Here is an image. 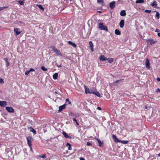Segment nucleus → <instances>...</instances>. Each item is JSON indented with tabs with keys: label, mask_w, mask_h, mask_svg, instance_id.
Segmentation results:
<instances>
[{
	"label": "nucleus",
	"mask_w": 160,
	"mask_h": 160,
	"mask_svg": "<svg viewBox=\"0 0 160 160\" xmlns=\"http://www.w3.org/2000/svg\"><path fill=\"white\" fill-rule=\"evenodd\" d=\"M27 143L29 147L32 146V142L33 141V139L32 137L28 136L27 138Z\"/></svg>",
	"instance_id": "f257e3e1"
},
{
	"label": "nucleus",
	"mask_w": 160,
	"mask_h": 160,
	"mask_svg": "<svg viewBox=\"0 0 160 160\" xmlns=\"http://www.w3.org/2000/svg\"><path fill=\"white\" fill-rule=\"evenodd\" d=\"M99 28L101 30L108 31V28L107 26H104L103 23H100L98 24Z\"/></svg>",
	"instance_id": "f03ea898"
},
{
	"label": "nucleus",
	"mask_w": 160,
	"mask_h": 160,
	"mask_svg": "<svg viewBox=\"0 0 160 160\" xmlns=\"http://www.w3.org/2000/svg\"><path fill=\"white\" fill-rule=\"evenodd\" d=\"M50 48L52 49V50L54 51V52L57 54L59 55L60 56L62 55V54L58 50V49L54 46H51Z\"/></svg>",
	"instance_id": "7ed1b4c3"
},
{
	"label": "nucleus",
	"mask_w": 160,
	"mask_h": 160,
	"mask_svg": "<svg viewBox=\"0 0 160 160\" xmlns=\"http://www.w3.org/2000/svg\"><path fill=\"white\" fill-rule=\"evenodd\" d=\"M115 4L116 2L114 1H113L110 2L109 4V7L112 10L113 9L115 8Z\"/></svg>",
	"instance_id": "20e7f679"
},
{
	"label": "nucleus",
	"mask_w": 160,
	"mask_h": 160,
	"mask_svg": "<svg viewBox=\"0 0 160 160\" xmlns=\"http://www.w3.org/2000/svg\"><path fill=\"white\" fill-rule=\"evenodd\" d=\"M6 109L9 112H14V109L11 107H6Z\"/></svg>",
	"instance_id": "39448f33"
},
{
	"label": "nucleus",
	"mask_w": 160,
	"mask_h": 160,
	"mask_svg": "<svg viewBox=\"0 0 160 160\" xmlns=\"http://www.w3.org/2000/svg\"><path fill=\"white\" fill-rule=\"evenodd\" d=\"M112 138L115 142H120V140H119L116 136L113 134L112 136Z\"/></svg>",
	"instance_id": "423d86ee"
},
{
	"label": "nucleus",
	"mask_w": 160,
	"mask_h": 160,
	"mask_svg": "<svg viewBox=\"0 0 160 160\" xmlns=\"http://www.w3.org/2000/svg\"><path fill=\"white\" fill-rule=\"evenodd\" d=\"M7 102L5 101H0V106L2 107H4L7 105Z\"/></svg>",
	"instance_id": "0eeeda50"
},
{
	"label": "nucleus",
	"mask_w": 160,
	"mask_h": 160,
	"mask_svg": "<svg viewBox=\"0 0 160 160\" xmlns=\"http://www.w3.org/2000/svg\"><path fill=\"white\" fill-rule=\"evenodd\" d=\"M146 67L148 69H150V63L148 59H146L145 62Z\"/></svg>",
	"instance_id": "6e6552de"
},
{
	"label": "nucleus",
	"mask_w": 160,
	"mask_h": 160,
	"mask_svg": "<svg viewBox=\"0 0 160 160\" xmlns=\"http://www.w3.org/2000/svg\"><path fill=\"white\" fill-rule=\"evenodd\" d=\"M100 61H104L106 60L109 59L108 58H107L106 57H105L104 55H101L100 56Z\"/></svg>",
	"instance_id": "1a4fd4ad"
},
{
	"label": "nucleus",
	"mask_w": 160,
	"mask_h": 160,
	"mask_svg": "<svg viewBox=\"0 0 160 160\" xmlns=\"http://www.w3.org/2000/svg\"><path fill=\"white\" fill-rule=\"evenodd\" d=\"M66 106V104H64L63 105L59 106V109L58 110V112H61L62 111L63 109L65 108Z\"/></svg>",
	"instance_id": "9d476101"
},
{
	"label": "nucleus",
	"mask_w": 160,
	"mask_h": 160,
	"mask_svg": "<svg viewBox=\"0 0 160 160\" xmlns=\"http://www.w3.org/2000/svg\"><path fill=\"white\" fill-rule=\"evenodd\" d=\"M14 31L16 33V35H18L20 34L21 31H20V29L18 28H14Z\"/></svg>",
	"instance_id": "9b49d317"
},
{
	"label": "nucleus",
	"mask_w": 160,
	"mask_h": 160,
	"mask_svg": "<svg viewBox=\"0 0 160 160\" xmlns=\"http://www.w3.org/2000/svg\"><path fill=\"white\" fill-rule=\"evenodd\" d=\"M89 47L92 51L93 52L94 51L93 49V45L92 42L91 41H90L89 42Z\"/></svg>",
	"instance_id": "f8f14e48"
},
{
	"label": "nucleus",
	"mask_w": 160,
	"mask_h": 160,
	"mask_svg": "<svg viewBox=\"0 0 160 160\" xmlns=\"http://www.w3.org/2000/svg\"><path fill=\"white\" fill-rule=\"evenodd\" d=\"M62 134L64 136V137L67 138H69L70 139L72 138L70 136H68L65 132L63 131L62 132Z\"/></svg>",
	"instance_id": "ddd939ff"
},
{
	"label": "nucleus",
	"mask_w": 160,
	"mask_h": 160,
	"mask_svg": "<svg viewBox=\"0 0 160 160\" xmlns=\"http://www.w3.org/2000/svg\"><path fill=\"white\" fill-rule=\"evenodd\" d=\"M124 20L123 19L119 23V26L121 28H122L124 27Z\"/></svg>",
	"instance_id": "4468645a"
},
{
	"label": "nucleus",
	"mask_w": 160,
	"mask_h": 160,
	"mask_svg": "<svg viewBox=\"0 0 160 160\" xmlns=\"http://www.w3.org/2000/svg\"><path fill=\"white\" fill-rule=\"evenodd\" d=\"M147 42L148 43H150L151 45L154 44L156 42L153 39H149L147 40Z\"/></svg>",
	"instance_id": "2eb2a0df"
},
{
	"label": "nucleus",
	"mask_w": 160,
	"mask_h": 160,
	"mask_svg": "<svg viewBox=\"0 0 160 160\" xmlns=\"http://www.w3.org/2000/svg\"><path fill=\"white\" fill-rule=\"evenodd\" d=\"M28 129L30 132H33L34 134H36V132L32 127H28Z\"/></svg>",
	"instance_id": "dca6fc26"
},
{
	"label": "nucleus",
	"mask_w": 160,
	"mask_h": 160,
	"mask_svg": "<svg viewBox=\"0 0 160 160\" xmlns=\"http://www.w3.org/2000/svg\"><path fill=\"white\" fill-rule=\"evenodd\" d=\"M151 5L153 8H156L157 6V2L155 1H154L153 3L151 4Z\"/></svg>",
	"instance_id": "f3484780"
},
{
	"label": "nucleus",
	"mask_w": 160,
	"mask_h": 160,
	"mask_svg": "<svg viewBox=\"0 0 160 160\" xmlns=\"http://www.w3.org/2000/svg\"><path fill=\"white\" fill-rule=\"evenodd\" d=\"M92 93L99 97H101L100 93L98 92L94 91V92H92Z\"/></svg>",
	"instance_id": "a211bd4d"
},
{
	"label": "nucleus",
	"mask_w": 160,
	"mask_h": 160,
	"mask_svg": "<svg viewBox=\"0 0 160 160\" xmlns=\"http://www.w3.org/2000/svg\"><path fill=\"white\" fill-rule=\"evenodd\" d=\"M121 16H125L126 15V11L124 10H122L121 11L120 13Z\"/></svg>",
	"instance_id": "6ab92c4d"
},
{
	"label": "nucleus",
	"mask_w": 160,
	"mask_h": 160,
	"mask_svg": "<svg viewBox=\"0 0 160 160\" xmlns=\"http://www.w3.org/2000/svg\"><path fill=\"white\" fill-rule=\"evenodd\" d=\"M84 88L85 89V92L86 93H89V89L85 85H84Z\"/></svg>",
	"instance_id": "aec40b11"
},
{
	"label": "nucleus",
	"mask_w": 160,
	"mask_h": 160,
	"mask_svg": "<svg viewBox=\"0 0 160 160\" xmlns=\"http://www.w3.org/2000/svg\"><path fill=\"white\" fill-rule=\"evenodd\" d=\"M68 43L74 48H76L77 47L76 45L73 42L71 41H68Z\"/></svg>",
	"instance_id": "412c9836"
},
{
	"label": "nucleus",
	"mask_w": 160,
	"mask_h": 160,
	"mask_svg": "<svg viewBox=\"0 0 160 160\" xmlns=\"http://www.w3.org/2000/svg\"><path fill=\"white\" fill-rule=\"evenodd\" d=\"M70 115H71L73 116V117L74 118H75L76 117H78L79 116V115L78 113L73 114L72 112H71L70 114Z\"/></svg>",
	"instance_id": "4be33fe9"
},
{
	"label": "nucleus",
	"mask_w": 160,
	"mask_h": 160,
	"mask_svg": "<svg viewBox=\"0 0 160 160\" xmlns=\"http://www.w3.org/2000/svg\"><path fill=\"white\" fill-rule=\"evenodd\" d=\"M99 143V146H102L103 144V142H102L99 139H98V138H96V139Z\"/></svg>",
	"instance_id": "5701e85b"
},
{
	"label": "nucleus",
	"mask_w": 160,
	"mask_h": 160,
	"mask_svg": "<svg viewBox=\"0 0 160 160\" xmlns=\"http://www.w3.org/2000/svg\"><path fill=\"white\" fill-rule=\"evenodd\" d=\"M4 60L6 62L7 67H8L9 65V63L8 61V58H5L4 59Z\"/></svg>",
	"instance_id": "b1692460"
},
{
	"label": "nucleus",
	"mask_w": 160,
	"mask_h": 160,
	"mask_svg": "<svg viewBox=\"0 0 160 160\" xmlns=\"http://www.w3.org/2000/svg\"><path fill=\"white\" fill-rule=\"evenodd\" d=\"M115 33L116 35H120L121 34V32L118 29H116L115 31Z\"/></svg>",
	"instance_id": "393cba45"
},
{
	"label": "nucleus",
	"mask_w": 160,
	"mask_h": 160,
	"mask_svg": "<svg viewBox=\"0 0 160 160\" xmlns=\"http://www.w3.org/2000/svg\"><path fill=\"white\" fill-rule=\"evenodd\" d=\"M97 2L98 3L101 4L102 6H104V3L103 0H98Z\"/></svg>",
	"instance_id": "a878e982"
},
{
	"label": "nucleus",
	"mask_w": 160,
	"mask_h": 160,
	"mask_svg": "<svg viewBox=\"0 0 160 160\" xmlns=\"http://www.w3.org/2000/svg\"><path fill=\"white\" fill-rule=\"evenodd\" d=\"M58 74L57 73H55L53 75V78L54 79H56L58 78Z\"/></svg>",
	"instance_id": "bb28decb"
},
{
	"label": "nucleus",
	"mask_w": 160,
	"mask_h": 160,
	"mask_svg": "<svg viewBox=\"0 0 160 160\" xmlns=\"http://www.w3.org/2000/svg\"><path fill=\"white\" fill-rule=\"evenodd\" d=\"M129 142L127 140H121L120 142L124 144H127Z\"/></svg>",
	"instance_id": "cd10ccee"
},
{
	"label": "nucleus",
	"mask_w": 160,
	"mask_h": 160,
	"mask_svg": "<svg viewBox=\"0 0 160 160\" xmlns=\"http://www.w3.org/2000/svg\"><path fill=\"white\" fill-rule=\"evenodd\" d=\"M37 6H38V8L41 10L43 11L44 9V8L43 7L42 5H38L37 4L36 5Z\"/></svg>",
	"instance_id": "c85d7f7f"
},
{
	"label": "nucleus",
	"mask_w": 160,
	"mask_h": 160,
	"mask_svg": "<svg viewBox=\"0 0 160 160\" xmlns=\"http://www.w3.org/2000/svg\"><path fill=\"white\" fill-rule=\"evenodd\" d=\"M144 1L143 0H137L135 2L136 3H140L144 2Z\"/></svg>",
	"instance_id": "c756f323"
},
{
	"label": "nucleus",
	"mask_w": 160,
	"mask_h": 160,
	"mask_svg": "<svg viewBox=\"0 0 160 160\" xmlns=\"http://www.w3.org/2000/svg\"><path fill=\"white\" fill-rule=\"evenodd\" d=\"M18 3L21 5H23L24 3V2L23 0L21 1L19 0L18 1Z\"/></svg>",
	"instance_id": "7c9ffc66"
},
{
	"label": "nucleus",
	"mask_w": 160,
	"mask_h": 160,
	"mask_svg": "<svg viewBox=\"0 0 160 160\" xmlns=\"http://www.w3.org/2000/svg\"><path fill=\"white\" fill-rule=\"evenodd\" d=\"M67 146H69L68 149L69 150H71L72 149L71 145L69 143H67L66 144Z\"/></svg>",
	"instance_id": "2f4dec72"
},
{
	"label": "nucleus",
	"mask_w": 160,
	"mask_h": 160,
	"mask_svg": "<svg viewBox=\"0 0 160 160\" xmlns=\"http://www.w3.org/2000/svg\"><path fill=\"white\" fill-rule=\"evenodd\" d=\"M109 59L108 62L109 63H111L113 61V59L112 58H108Z\"/></svg>",
	"instance_id": "473e14b6"
},
{
	"label": "nucleus",
	"mask_w": 160,
	"mask_h": 160,
	"mask_svg": "<svg viewBox=\"0 0 160 160\" xmlns=\"http://www.w3.org/2000/svg\"><path fill=\"white\" fill-rule=\"evenodd\" d=\"M160 14L159 13V12H156V17H157L158 19H159L160 18Z\"/></svg>",
	"instance_id": "72a5a7b5"
},
{
	"label": "nucleus",
	"mask_w": 160,
	"mask_h": 160,
	"mask_svg": "<svg viewBox=\"0 0 160 160\" xmlns=\"http://www.w3.org/2000/svg\"><path fill=\"white\" fill-rule=\"evenodd\" d=\"M41 68L42 70L44 71H47L48 70V69L45 68V67L43 66H42L41 67Z\"/></svg>",
	"instance_id": "f704fd0d"
},
{
	"label": "nucleus",
	"mask_w": 160,
	"mask_h": 160,
	"mask_svg": "<svg viewBox=\"0 0 160 160\" xmlns=\"http://www.w3.org/2000/svg\"><path fill=\"white\" fill-rule=\"evenodd\" d=\"M38 157H40V158H46V155L45 154H44L42 156L39 155V156H38Z\"/></svg>",
	"instance_id": "c9c22d12"
},
{
	"label": "nucleus",
	"mask_w": 160,
	"mask_h": 160,
	"mask_svg": "<svg viewBox=\"0 0 160 160\" xmlns=\"http://www.w3.org/2000/svg\"><path fill=\"white\" fill-rule=\"evenodd\" d=\"M73 121L75 122H76V124L77 125H78V126L79 125V123H78V122L77 121V120L75 118H73Z\"/></svg>",
	"instance_id": "e433bc0d"
},
{
	"label": "nucleus",
	"mask_w": 160,
	"mask_h": 160,
	"mask_svg": "<svg viewBox=\"0 0 160 160\" xmlns=\"http://www.w3.org/2000/svg\"><path fill=\"white\" fill-rule=\"evenodd\" d=\"M8 7H0V11L2 10L5 8H8Z\"/></svg>",
	"instance_id": "4c0bfd02"
},
{
	"label": "nucleus",
	"mask_w": 160,
	"mask_h": 160,
	"mask_svg": "<svg viewBox=\"0 0 160 160\" xmlns=\"http://www.w3.org/2000/svg\"><path fill=\"white\" fill-rule=\"evenodd\" d=\"M92 145V144L89 142H88L87 143V145L88 146H91Z\"/></svg>",
	"instance_id": "58836bf2"
},
{
	"label": "nucleus",
	"mask_w": 160,
	"mask_h": 160,
	"mask_svg": "<svg viewBox=\"0 0 160 160\" xmlns=\"http://www.w3.org/2000/svg\"><path fill=\"white\" fill-rule=\"evenodd\" d=\"M145 12L150 13L151 12V10H145Z\"/></svg>",
	"instance_id": "ea45409f"
},
{
	"label": "nucleus",
	"mask_w": 160,
	"mask_h": 160,
	"mask_svg": "<svg viewBox=\"0 0 160 160\" xmlns=\"http://www.w3.org/2000/svg\"><path fill=\"white\" fill-rule=\"evenodd\" d=\"M66 102H68V103L69 104H71V102L69 100V99L68 98H67L66 99Z\"/></svg>",
	"instance_id": "a19ab883"
},
{
	"label": "nucleus",
	"mask_w": 160,
	"mask_h": 160,
	"mask_svg": "<svg viewBox=\"0 0 160 160\" xmlns=\"http://www.w3.org/2000/svg\"><path fill=\"white\" fill-rule=\"evenodd\" d=\"M121 80H117L116 81L114 82V84L115 85H116L117 84V83L119 81H120Z\"/></svg>",
	"instance_id": "79ce46f5"
},
{
	"label": "nucleus",
	"mask_w": 160,
	"mask_h": 160,
	"mask_svg": "<svg viewBox=\"0 0 160 160\" xmlns=\"http://www.w3.org/2000/svg\"><path fill=\"white\" fill-rule=\"evenodd\" d=\"M3 79L2 78H0V83H3Z\"/></svg>",
	"instance_id": "37998d69"
},
{
	"label": "nucleus",
	"mask_w": 160,
	"mask_h": 160,
	"mask_svg": "<svg viewBox=\"0 0 160 160\" xmlns=\"http://www.w3.org/2000/svg\"><path fill=\"white\" fill-rule=\"evenodd\" d=\"M29 71H27L25 72V74L26 75H28L30 73Z\"/></svg>",
	"instance_id": "c03bdc74"
},
{
	"label": "nucleus",
	"mask_w": 160,
	"mask_h": 160,
	"mask_svg": "<svg viewBox=\"0 0 160 160\" xmlns=\"http://www.w3.org/2000/svg\"><path fill=\"white\" fill-rule=\"evenodd\" d=\"M94 91L92 89H90L89 90V93H92V92H94Z\"/></svg>",
	"instance_id": "a18cd8bd"
},
{
	"label": "nucleus",
	"mask_w": 160,
	"mask_h": 160,
	"mask_svg": "<svg viewBox=\"0 0 160 160\" xmlns=\"http://www.w3.org/2000/svg\"><path fill=\"white\" fill-rule=\"evenodd\" d=\"M56 66H57L58 67H59V68H61V67H62V65L61 64H60V65H58V64H56Z\"/></svg>",
	"instance_id": "49530a36"
},
{
	"label": "nucleus",
	"mask_w": 160,
	"mask_h": 160,
	"mask_svg": "<svg viewBox=\"0 0 160 160\" xmlns=\"http://www.w3.org/2000/svg\"><path fill=\"white\" fill-rule=\"evenodd\" d=\"M29 71L30 72H32V71H34L35 70L34 69H33V68H31L30 69V70H29Z\"/></svg>",
	"instance_id": "de8ad7c7"
},
{
	"label": "nucleus",
	"mask_w": 160,
	"mask_h": 160,
	"mask_svg": "<svg viewBox=\"0 0 160 160\" xmlns=\"http://www.w3.org/2000/svg\"><path fill=\"white\" fill-rule=\"evenodd\" d=\"M80 160H85L84 158H83L82 157H80Z\"/></svg>",
	"instance_id": "09e8293b"
},
{
	"label": "nucleus",
	"mask_w": 160,
	"mask_h": 160,
	"mask_svg": "<svg viewBox=\"0 0 160 160\" xmlns=\"http://www.w3.org/2000/svg\"><path fill=\"white\" fill-rule=\"evenodd\" d=\"M155 32H159V29H158V28H157V29H156Z\"/></svg>",
	"instance_id": "8fccbe9b"
},
{
	"label": "nucleus",
	"mask_w": 160,
	"mask_h": 160,
	"mask_svg": "<svg viewBox=\"0 0 160 160\" xmlns=\"http://www.w3.org/2000/svg\"><path fill=\"white\" fill-rule=\"evenodd\" d=\"M97 109L99 110H101V108L100 107H98L97 108Z\"/></svg>",
	"instance_id": "3c124183"
},
{
	"label": "nucleus",
	"mask_w": 160,
	"mask_h": 160,
	"mask_svg": "<svg viewBox=\"0 0 160 160\" xmlns=\"http://www.w3.org/2000/svg\"><path fill=\"white\" fill-rule=\"evenodd\" d=\"M157 80L159 82H160V78H157Z\"/></svg>",
	"instance_id": "603ef678"
},
{
	"label": "nucleus",
	"mask_w": 160,
	"mask_h": 160,
	"mask_svg": "<svg viewBox=\"0 0 160 160\" xmlns=\"http://www.w3.org/2000/svg\"><path fill=\"white\" fill-rule=\"evenodd\" d=\"M156 92H160V89L159 88H158L156 90Z\"/></svg>",
	"instance_id": "864d4df0"
},
{
	"label": "nucleus",
	"mask_w": 160,
	"mask_h": 160,
	"mask_svg": "<svg viewBox=\"0 0 160 160\" xmlns=\"http://www.w3.org/2000/svg\"><path fill=\"white\" fill-rule=\"evenodd\" d=\"M158 37H160V33H158Z\"/></svg>",
	"instance_id": "5fc2aeb1"
},
{
	"label": "nucleus",
	"mask_w": 160,
	"mask_h": 160,
	"mask_svg": "<svg viewBox=\"0 0 160 160\" xmlns=\"http://www.w3.org/2000/svg\"><path fill=\"white\" fill-rule=\"evenodd\" d=\"M29 147L30 148L31 150L32 151V146H31V147Z\"/></svg>",
	"instance_id": "6e6d98bb"
},
{
	"label": "nucleus",
	"mask_w": 160,
	"mask_h": 160,
	"mask_svg": "<svg viewBox=\"0 0 160 160\" xmlns=\"http://www.w3.org/2000/svg\"><path fill=\"white\" fill-rule=\"evenodd\" d=\"M55 93L56 94H58V93L59 94L58 92H57L56 91Z\"/></svg>",
	"instance_id": "4d7b16f0"
},
{
	"label": "nucleus",
	"mask_w": 160,
	"mask_h": 160,
	"mask_svg": "<svg viewBox=\"0 0 160 160\" xmlns=\"http://www.w3.org/2000/svg\"><path fill=\"white\" fill-rule=\"evenodd\" d=\"M97 12H99V13H101L102 12L101 11H98Z\"/></svg>",
	"instance_id": "13d9d810"
},
{
	"label": "nucleus",
	"mask_w": 160,
	"mask_h": 160,
	"mask_svg": "<svg viewBox=\"0 0 160 160\" xmlns=\"http://www.w3.org/2000/svg\"><path fill=\"white\" fill-rule=\"evenodd\" d=\"M145 108L146 109H147V108H148V107H147V106H145Z\"/></svg>",
	"instance_id": "bf43d9fd"
},
{
	"label": "nucleus",
	"mask_w": 160,
	"mask_h": 160,
	"mask_svg": "<svg viewBox=\"0 0 160 160\" xmlns=\"http://www.w3.org/2000/svg\"><path fill=\"white\" fill-rule=\"evenodd\" d=\"M158 156H160V153L158 154Z\"/></svg>",
	"instance_id": "052dcab7"
},
{
	"label": "nucleus",
	"mask_w": 160,
	"mask_h": 160,
	"mask_svg": "<svg viewBox=\"0 0 160 160\" xmlns=\"http://www.w3.org/2000/svg\"><path fill=\"white\" fill-rule=\"evenodd\" d=\"M1 147V145H0V147Z\"/></svg>",
	"instance_id": "680f3d73"
}]
</instances>
